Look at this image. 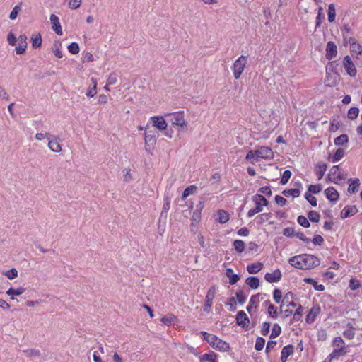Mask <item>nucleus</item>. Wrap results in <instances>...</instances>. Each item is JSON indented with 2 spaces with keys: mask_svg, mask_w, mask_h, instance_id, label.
<instances>
[{
  "mask_svg": "<svg viewBox=\"0 0 362 362\" xmlns=\"http://www.w3.org/2000/svg\"><path fill=\"white\" fill-rule=\"evenodd\" d=\"M288 262L295 268L310 269L318 266L320 264V259L313 255L303 254L291 257Z\"/></svg>",
  "mask_w": 362,
  "mask_h": 362,
  "instance_id": "nucleus-1",
  "label": "nucleus"
},
{
  "mask_svg": "<svg viewBox=\"0 0 362 362\" xmlns=\"http://www.w3.org/2000/svg\"><path fill=\"white\" fill-rule=\"evenodd\" d=\"M201 334L203 335L204 339L207 341L214 349L221 352H226L230 349L229 344L221 339L217 336L204 331L201 332Z\"/></svg>",
  "mask_w": 362,
  "mask_h": 362,
  "instance_id": "nucleus-2",
  "label": "nucleus"
},
{
  "mask_svg": "<svg viewBox=\"0 0 362 362\" xmlns=\"http://www.w3.org/2000/svg\"><path fill=\"white\" fill-rule=\"evenodd\" d=\"M333 351L329 355V360L340 357L346 354L347 351L345 348V343L341 337H336L332 341Z\"/></svg>",
  "mask_w": 362,
  "mask_h": 362,
  "instance_id": "nucleus-3",
  "label": "nucleus"
},
{
  "mask_svg": "<svg viewBox=\"0 0 362 362\" xmlns=\"http://www.w3.org/2000/svg\"><path fill=\"white\" fill-rule=\"evenodd\" d=\"M247 64V57L241 55L235 60L231 69L233 71V76L235 79H239L242 76L246 65Z\"/></svg>",
  "mask_w": 362,
  "mask_h": 362,
  "instance_id": "nucleus-4",
  "label": "nucleus"
},
{
  "mask_svg": "<svg viewBox=\"0 0 362 362\" xmlns=\"http://www.w3.org/2000/svg\"><path fill=\"white\" fill-rule=\"evenodd\" d=\"M253 201L255 204V206L250 209L247 212L248 217H252L255 214L262 211L263 206L268 205V202L264 197L260 194H256L253 197Z\"/></svg>",
  "mask_w": 362,
  "mask_h": 362,
  "instance_id": "nucleus-5",
  "label": "nucleus"
},
{
  "mask_svg": "<svg viewBox=\"0 0 362 362\" xmlns=\"http://www.w3.org/2000/svg\"><path fill=\"white\" fill-rule=\"evenodd\" d=\"M159 136V133L155 129H151L150 122L144 127V141L145 148L149 145H154Z\"/></svg>",
  "mask_w": 362,
  "mask_h": 362,
  "instance_id": "nucleus-6",
  "label": "nucleus"
},
{
  "mask_svg": "<svg viewBox=\"0 0 362 362\" xmlns=\"http://www.w3.org/2000/svg\"><path fill=\"white\" fill-rule=\"evenodd\" d=\"M171 117V124L173 126H177L180 129H184L187 127V122L185 119V113L183 111H179L170 114Z\"/></svg>",
  "mask_w": 362,
  "mask_h": 362,
  "instance_id": "nucleus-7",
  "label": "nucleus"
},
{
  "mask_svg": "<svg viewBox=\"0 0 362 362\" xmlns=\"http://www.w3.org/2000/svg\"><path fill=\"white\" fill-rule=\"evenodd\" d=\"M152 127L156 128L158 131H165L167 129L168 124L162 116H153L150 117L149 122Z\"/></svg>",
  "mask_w": 362,
  "mask_h": 362,
  "instance_id": "nucleus-8",
  "label": "nucleus"
},
{
  "mask_svg": "<svg viewBox=\"0 0 362 362\" xmlns=\"http://www.w3.org/2000/svg\"><path fill=\"white\" fill-rule=\"evenodd\" d=\"M216 293V287L212 286L207 291V293L205 297V303L204 306V311L206 313H209L211 310V307L213 305L214 298L215 297Z\"/></svg>",
  "mask_w": 362,
  "mask_h": 362,
  "instance_id": "nucleus-9",
  "label": "nucleus"
},
{
  "mask_svg": "<svg viewBox=\"0 0 362 362\" xmlns=\"http://www.w3.org/2000/svg\"><path fill=\"white\" fill-rule=\"evenodd\" d=\"M255 150L257 157L259 159L270 160L274 158V152L269 147L259 146Z\"/></svg>",
  "mask_w": 362,
  "mask_h": 362,
  "instance_id": "nucleus-10",
  "label": "nucleus"
},
{
  "mask_svg": "<svg viewBox=\"0 0 362 362\" xmlns=\"http://www.w3.org/2000/svg\"><path fill=\"white\" fill-rule=\"evenodd\" d=\"M343 65L346 72L351 77H354L356 75V69L354 64L353 63L349 56H346L343 60Z\"/></svg>",
  "mask_w": 362,
  "mask_h": 362,
  "instance_id": "nucleus-11",
  "label": "nucleus"
},
{
  "mask_svg": "<svg viewBox=\"0 0 362 362\" xmlns=\"http://www.w3.org/2000/svg\"><path fill=\"white\" fill-rule=\"evenodd\" d=\"M327 178L330 182H334L335 184L339 183L342 180V175L339 170L338 165H334L329 170V174L327 175Z\"/></svg>",
  "mask_w": 362,
  "mask_h": 362,
  "instance_id": "nucleus-12",
  "label": "nucleus"
},
{
  "mask_svg": "<svg viewBox=\"0 0 362 362\" xmlns=\"http://www.w3.org/2000/svg\"><path fill=\"white\" fill-rule=\"evenodd\" d=\"M204 207V202L202 201H199L196 206V209L194 211L191 221L192 225H195L199 223L201 220L202 211Z\"/></svg>",
  "mask_w": 362,
  "mask_h": 362,
  "instance_id": "nucleus-13",
  "label": "nucleus"
},
{
  "mask_svg": "<svg viewBox=\"0 0 362 362\" xmlns=\"http://www.w3.org/2000/svg\"><path fill=\"white\" fill-rule=\"evenodd\" d=\"M295 186H296V188L284 189L282 194L286 197H298L300 194L301 189L303 188L302 184L300 182H295Z\"/></svg>",
  "mask_w": 362,
  "mask_h": 362,
  "instance_id": "nucleus-14",
  "label": "nucleus"
},
{
  "mask_svg": "<svg viewBox=\"0 0 362 362\" xmlns=\"http://www.w3.org/2000/svg\"><path fill=\"white\" fill-rule=\"evenodd\" d=\"M337 54V47L332 41H329L326 45V59L330 60L334 58Z\"/></svg>",
  "mask_w": 362,
  "mask_h": 362,
  "instance_id": "nucleus-15",
  "label": "nucleus"
},
{
  "mask_svg": "<svg viewBox=\"0 0 362 362\" xmlns=\"http://www.w3.org/2000/svg\"><path fill=\"white\" fill-rule=\"evenodd\" d=\"M48 141V147L54 153H59L62 151V146L57 136L52 134Z\"/></svg>",
  "mask_w": 362,
  "mask_h": 362,
  "instance_id": "nucleus-16",
  "label": "nucleus"
},
{
  "mask_svg": "<svg viewBox=\"0 0 362 362\" xmlns=\"http://www.w3.org/2000/svg\"><path fill=\"white\" fill-rule=\"evenodd\" d=\"M50 22L52 24V30L58 35H62L63 34L62 28L59 20V18L54 15L52 14L50 16Z\"/></svg>",
  "mask_w": 362,
  "mask_h": 362,
  "instance_id": "nucleus-17",
  "label": "nucleus"
},
{
  "mask_svg": "<svg viewBox=\"0 0 362 362\" xmlns=\"http://www.w3.org/2000/svg\"><path fill=\"white\" fill-rule=\"evenodd\" d=\"M350 44V51L353 54H356L358 57L362 58V46L356 42L355 39L350 38L349 40Z\"/></svg>",
  "mask_w": 362,
  "mask_h": 362,
  "instance_id": "nucleus-18",
  "label": "nucleus"
},
{
  "mask_svg": "<svg viewBox=\"0 0 362 362\" xmlns=\"http://www.w3.org/2000/svg\"><path fill=\"white\" fill-rule=\"evenodd\" d=\"M325 194L327 199L332 202L336 203L339 199V193L333 187L327 188L325 190Z\"/></svg>",
  "mask_w": 362,
  "mask_h": 362,
  "instance_id": "nucleus-19",
  "label": "nucleus"
},
{
  "mask_svg": "<svg viewBox=\"0 0 362 362\" xmlns=\"http://www.w3.org/2000/svg\"><path fill=\"white\" fill-rule=\"evenodd\" d=\"M293 294L291 292L286 293L282 299V303L280 305V310L282 312L283 305H286L287 307H296V303L293 301Z\"/></svg>",
  "mask_w": 362,
  "mask_h": 362,
  "instance_id": "nucleus-20",
  "label": "nucleus"
},
{
  "mask_svg": "<svg viewBox=\"0 0 362 362\" xmlns=\"http://www.w3.org/2000/svg\"><path fill=\"white\" fill-rule=\"evenodd\" d=\"M281 272L279 269H276L272 273H267L264 276L265 280L269 283H275L280 281Z\"/></svg>",
  "mask_w": 362,
  "mask_h": 362,
  "instance_id": "nucleus-21",
  "label": "nucleus"
},
{
  "mask_svg": "<svg viewBox=\"0 0 362 362\" xmlns=\"http://www.w3.org/2000/svg\"><path fill=\"white\" fill-rule=\"evenodd\" d=\"M358 212V209L356 206H346L341 211V217L346 218L352 216Z\"/></svg>",
  "mask_w": 362,
  "mask_h": 362,
  "instance_id": "nucleus-22",
  "label": "nucleus"
},
{
  "mask_svg": "<svg viewBox=\"0 0 362 362\" xmlns=\"http://www.w3.org/2000/svg\"><path fill=\"white\" fill-rule=\"evenodd\" d=\"M236 322L238 325L244 327L248 325L250 320L247 314L244 311L241 310L239 311L237 314Z\"/></svg>",
  "mask_w": 362,
  "mask_h": 362,
  "instance_id": "nucleus-23",
  "label": "nucleus"
},
{
  "mask_svg": "<svg viewBox=\"0 0 362 362\" xmlns=\"http://www.w3.org/2000/svg\"><path fill=\"white\" fill-rule=\"evenodd\" d=\"M160 321L165 325L169 327L173 325H175L177 322V317L172 313H168L163 316L160 319Z\"/></svg>",
  "mask_w": 362,
  "mask_h": 362,
  "instance_id": "nucleus-24",
  "label": "nucleus"
},
{
  "mask_svg": "<svg viewBox=\"0 0 362 362\" xmlns=\"http://www.w3.org/2000/svg\"><path fill=\"white\" fill-rule=\"evenodd\" d=\"M320 312V307H313L306 316V322L309 324L313 323L315 320L316 317L319 315Z\"/></svg>",
  "mask_w": 362,
  "mask_h": 362,
  "instance_id": "nucleus-25",
  "label": "nucleus"
},
{
  "mask_svg": "<svg viewBox=\"0 0 362 362\" xmlns=\"http://www.w3.org/2000/svg\"><path fill=\"white\" fill-rule=\"evenodd\" d=\"M217 358V354L215 352L210 351L201 356L199 359L200 362H218Z\"/></svg>",
  "mask_w": 362,
  "mask_h": 362,
  "instance_id": "nucleus-26",
  "label": "nucleus"
},
{
  "mask_svg": "<svg viewBox=\"0 0 362 362\" xmlns=\"http://www.w3.org/2000/svg\"><path fill=\"white\" fill-rule=\"evenodd\" d=\"M293 346L292 345H287L281 350V362H286L287 358L293 353Z\"/></svg>",
  "mask_w": 362,
  "mask_h": 362,
  "instance_id": "nucleus-27",
  "label": "nucleus"
},
{
  "mask_svg": "<svg viewBox=\"0 0 362 362\" xmlns=\"http://www.w3.org/2000/svg\"><path fill=\"white\" fill-rule=\"evenodd\" d=\"M264 305H267V314L268 315L273 318L276 319L278 317L279 311L278 308L275 307L273 304L270 303L269 300H266L264 303Z\"/></svg>",
  "mask_w": 362,
  "mask_h": 362,
  "instance_id": "nucleus-28",
  "label": "nucleus"
},
{
  "mask_svg": "<svg viewBox=\"0 0 362 362\" xmlns=\"http://www.w3.org/2000/svg\"><path fill=\"white\" fill-rule=\"evenodd\" d=\"M263 268V264L261 262H255L247 266L248 273L254 274L258 273Z\"/></svg>",
  "mask_w": 362,
  "mask_h": 362,
  "instance_id": "nucleus-29",
  "label": "nucleus"
},
{
  "mask_svg": "<svg viewBox=\"0 0 362 362\" xmlns=\"http://www.w3.org/2000/svg\"><path fill=\"white\" fill-rule=\"evenodd\" d=\"M226 275L229 279V284L230 285L236 284L240 279V276L238 274H233V271L230 268L226 269Z\"/></svg>",
  "mask_w": 362,
  "mask_h": 362,
  "instance_id": "nucleus-30",
  "label": "nucleus"
},
{
  "mask_svg": "<svg viewBox=\"0 0 362 362\" xmlns=\"http://www.w3.org/2000/svg\"><path fill=\"white\" fill-rule=\"evenodd\" d=\"M90 81L92 82L93 86L87 89L86 95L88 98H93L97 94V81L94 78H91Z\"/></svg>",
  "mask_w": 362,
  "mask_h": 362,
  "instance_id": "nucleus-31",
  "label": "nucleus"
},
{
  "mask_svg": "<svg viewBox=\"0 0 362 362\" xmlns=\"http://www.w3.org/2000/svg\"><path fill=\"white\" fill-rule=\"evenodd\" d=\"M216 219L221 223H225L229 220V214L225 210H218Z\"/></svg>",
  "mask_w": 362,
  "mask_h": 362,
  "instance_id": "nucleus-32",
  "label": "nucleus"
},
{
  "mask_svg": "<svg viewBox=\"0 0 362 362\" xmlns=\"http://www.w3.org/2000/svg\"><path fill=\"white\" fill-rule=\"evenodd\" d=\"M259 301V297L258 295H253L251 296L249 302V305L247 307V310L250 313L252 308H256Z\"/></svg>",
  "mask_w": 362,
  "mask_h": 362,
  "instance_id": "nucleus-33",
  "label": "nucleus"
},
{
  "mask_svg": "<svg viewBox=\"0 0 362 362\" xmlns=\"http://www.w3.org/2000/svg\"><path fill=\"white\" fill-rule=\"evenodd\" d=\"M245 283L251 288L256 289L259 286V279L257 277H255V276H250V277H248L246 279Z\"/></svg>",
  "mask_w": 362,
  "mask_h": 362,
  "instance_id": "nucleus-34",
  "label": "nucleus"
},
{
  "mask_svg": "<svg viewBox=\"0 0 362 362\" xmlns=\"http://www.w3.org/2000/svg\"><path fill=\"white\" fill-rule=\"evenodd\" d=\"M327 169V166L325 164H318L315 168V174L317 177V180H320L324 176L325 173Z\"/></svg>",
  "mask_w": 362,
  "mask_h": 362,
  "instance_id": "nucleus-35",
  "label": "nucleus"
},
{
  "mask_svg": "<svg viewBox=\"0 0 362 362\" xmlns=\"http://www.w3.org/2000/svg\"><path fill=\"white\" fill-rule=\"evenodd\" d=\"M304 281L308 283V284H310L311 285H313V286L314 287V288L316 290V291H325V286L322 285V284H318V283L313 279H311V278H305L304 279Z\"/></svg>",
  "mask_w": 362,
  "mask_h": 362,
  "instance_id": "nucleus-36",
  "label": "nucleus"
},
{
  "mask_svg": "<svg viewBox=\"0 0 362 362\" xmlns=\"http://www.w3.org/2000/svg\"><path fill=\"white\" fill-rule=\"evenodd\" d=\"M32 46L33 48L40 47L42 45V37L40 33H34L31 36Z\"/></svg>",
  "mask_w": 362,
  "mask_h": 362,
  "instance_id": "nucleus-37",
  "label": "nucleus"
},
{
  "mask_svg": "<svg viewBox=\"0 0 362 362\" xmlns=\"http://www.w3.org/2000/svg\"><path fill=\"white\" fill-rule=\"evenodd\" d=\"M349 188H348V192L349 193H354L358 189V187L360 185L359 180L357 178L354 179V180L350 179L349 180Z\"/></svg>",
  "mask_w": 362,
  "mask_h": 362,
  "instance_id": "nucleus-38",
  "label": "nucleus"
},
{
  "mask_svg": "<svg viewBox=\"0 0 362 362\" xmlns=\"http://www.w3.org/2000/svg\"><path fill=\"white\" fill-rule=\"evenodd\" d=\"M25 289L23 287H18L14 288L11 287L7 291L6 294L8 296H20L25 292Z\"/></svg>",
  "mask_w": 362,
  "mask_h": 362,
  "instance_id": "nucleus-39",
  "label": "nucleus"
},
{
  "mask_svg": "<svg viewBox=\"0 0 362 362\" xmlns=\"http://www.w3.org/2000/svg\"><path fill=\"white\" fill-rule=\"evenodd\" d=\"M197 187L195 185H190L187 187L183 192L182 199H185L190 195L195 194L197 191Z\"/></svg>",
  "mask_w": 362,
  "mask_h": 362,
  "instance_id": "nucleus-40",
  "label": "nucleus"
},
{
  "mask_svg": "<svg viewBox=\"0 0 362 362\" xmlns=\"http://www.w3.org/2000/svg\"><path fill=\"white\" fill-rule=\"evenodd\" d=\"M345 152L342 148H338L333 156L331 158V161L332 163H336L340 160L344 156Z\"/></svg>",
  "mask_w": 362,
  "mask_h": 362,
  "instance_id": "nucleus-41",
  "label": "nucleus"
},
{
  "mask_svg": "<svg viewBox=\"0 0 362 362\" xmlns=\"http://www.w3.org/2000/svg\"><path fill=\"white\" fill-rule=\"evenodd\" d=\"M327 16H328V21L329 22H334L335 20V16H336V11H335V6L334 4H331L328 6V11H327Z\"/></svg>",
  "mask_w": 362,
  "mask_h": 362,
  "instance_id": "nucleus-42",
  "label": "nucleus"
},
{
  "mask_svg": "<svg viewBox=\"0 0 362 362\" xmlns=\"http://www.w3.org/2000/svg\"><path fill=\"white\" fill-rule=\"evenodd\" d=\"M349 138L346 134H341L334 139V144L337 146H343L348 143Z\"/></svg>",
  "mask_w": 362,
  "mask_h": 362,
  "instance_id": "nucleus-43",
  "label": "nucleus"
},
{
  "mask_svg": "<svg viewBox=\"0 0 362 362\" xmlns=\"http://www.w3.org/2000/svg\"><path fill=\"white\" fill-rule=\"evenodd\" d=\"M235 250L238 252L241 253L245 250V243L241 240H235L233 243Z\"/></svg>",
  "mask_w": 362,
  "mask_h": 362,
  "instance_id": "nucleus-44",
  "label": "nucleus"
},
{
  "mask_svg": "<svg viewBox=\"0 0 362 362\" xmlns=\"http://www.w3.org/2000/svg\"><path fill=\"white\" fill-rule=\"evenodd\" d=\"M117 74L115 72H112L108 76L106 83H107V86H112L117 82Z\"/></svg>",
  "mask_w": 362,
  "mask_h": 362,
  "instance_id": "nucleus-45",
  "label": "nucleus"
},
{
  "mask_svg": "<svg viewBox=\"0 0 362 362\" xmlns=\"http://www.w3.org/2000/svg\"><path fill=\"white\" fill-rule=\"evenodd\" d=\"M257 158H258V157L257 155L256 150L249 151L245 156V159L252 163H254L255 160Z\"/></svg>",
  "mask_w": 362,
  "mask_h": 362,
  "instance_id": "nucleus-46",
  "label": "nucleus"
},
{
  "mask_svg": "<svg viewBox=\"0 0 362 362\" xmlns=\"http://www.w3.org/2000/svg\"><path fill=\"white\" fill-rule=\"evenodd\" d=\"M343 335L348 339H352L355 336V331L352 326H350L348 329L344 331Z\"/></svg>",
  "mask_w": 362,
  "mask_h": 362,
  "instance_id": "nucleus-47",
  "label": "nucleus"
},
{
  "mask_svg": "<svg viewBox=\"0 0 362 362\" xmlns=\"http://www.w3.org/2000/svg\"><path fill=\"white\" fill-rule=\"evenodd\" d=\"M281 332V328L278 324H274L273 325L272 333L270 334V338H276L280 335Z\"/></svg>",
  "mask_w": 362,
  "mask_h": 362,
  "instance_id": "nucleus-48",
  "label": "nucleus"
},
{
  "mask_svg": "<svg viewBox=\"0 0 362 362\" xmlns=\"http://www.w3.org/2000/svg\"><path fill=\"white\" fill-rule=\"evenodd\" d=\"M359 113V110L357 107H351L347 113V116L350 119H355Z\"/></svg>",
  "mask_w": 362,
  "mask_h": 362,
  "instance_id": "nucleus-49",
  "label": "nucleus"
},
{
  "mask_svg": "<svg viewBox=\"0 0 362 362\" xmlns=\"http://www.w3.org/2000/svg\"><path fill=\"white\" fill-rule=\"evenodd\" d=\"M322 190V186L320 184L317 185H310L308 187V190L307 192H309V194H317Z\"/></svg>",
  "mask_w": 362,
  "mask_h": 362,
  "instance_id": "nucleus-50",
  "label": "nucleus"
},
{
  "mask_svg": "<svg viewBox=\"0 0 362 362\" xmlns=\"http://www.w3.org/2000/svg\"><path fill=\"white\" fill-rule=\"evenodd\" d=\"M265 344V339L263 337H257L256 339L255 348L257 351H261L263 349Z\"/></svg>",
  "mask_w": 362,
  "mask_h": 362,
  "instance_id": "nucleus-51",
  "label": "nucleus"
},
{
  "mask_svg": "<svg viewBox=\"0 0 362 362\" xmlns=\"http://www.w3.org/2000/svg\"><path fill=\"white\" fill-rule=\"evenodd\" d=\"M4 274L8 279H14L18 276V271L16 269L13 268L10 270H8L4 273Z\"/></svg>",
  "mask_w": 362,
  "mask_h": 362,
  "instance_id": "nucleus-52",
  "label": "nucleus"
},
{
  "mask_svg": "<svg viewBox=\"0 0 362 362\" xmlns=\"http://www.w3.org/2000/svg\"><path fill=\"white\" fill-rule=\"evenodd\" d=\"M291 177V172L288 170L284 171L280 183L281 185H286Z\"/></svg>",
  "mask_w": 362,
  "mask_h": 362,
  "instance_id": "nucleus-53",
  "label": "nucleus"
},
{
  "mask_svg": "<svg viewBox=\"0 0 362 362\" xmlns=\"http://www.w3.org/2000/svg\"><path fill=\"white\" fill-rule=\"evenodd\" d=\"M349 286L351 290L356 291L361 286V283L358 279L352 278L349 281Z\"/></svg>",
  "mask_w": 362,
  "mask_h": 362,
  "instance_id": "nucleus-54",
  "label": "nucleus"
},
{
  "mask_svg": "<svg viewBox=\"0 0 362 362\" xmlns=\"http://www.w3.org/2000/svg\"><path fill=\"white\" fill-rule=\"evenodd\" d=\"M320 214L315 211H310L308 213V218L310 221L317 223L320 221Z\"/></svg>",
  "mask_w": 362,
  "mask_h": 362,
  "instance_id": "nucleus-55",
  "label": "nucleus"
},
{
  "mask_svg": "<svg viewBox=\"0 0 362 362\" xmlns=\"http://www.w3.org/2000/svg\"><path fill=\"white\" fill-rule=\"evenodd\" d=\"M298 223L304 228H308L310 223L308 218L304 216H299L297 219Z\"/></svg>",
  "mask_w": 362,
  "mask_h": 362,
  "instance_id": "nucleus-56",
  "label": "nucleus"
},
{
  "mask_svg": "<svg viewBox=\"0 0 362 362\" xmlns=\"http://www.w3.org/2000/svg\"><path fill=\"white\" fill-rule=\"evenodd\" d=\"M21 6L20 5H16L13 8V10L11 11V12L10 13V15H9V18L11 20H15L19 12L21 11Z\"/></svg>",
  "mask_w": 362,
  "mask_h": 362,
  "instance_id": "nucleus-57",
  "label": "nucleus"
},
{
  "mask_svg": "<svg viewBox=\"0 0 362 362\" xmlns=\"http://www.w3.org/2000/svg\"><path fill=\"white\" fill-rule=\"evenodd\" d=\"M68 50L73 54H76L79 52V46L76 42H72L68 46Z\"/></svg>",
  "mask_w": 362,
  "mask_h": 362,
  "instance_id": "nucleus-58",
  "label": "nucleus"
},
{
  "mask_svg": "<svg viewBox=\"0 0 362 362\" xmlns=\"http://www.w3.org/2000/svg\"><path fill=\"white\" fill-rule=\"evenodd\" d=\"M273 298L276 303H279L282 300V293L279 289H274L273 291Z\"/></svg>",
  "mask_w": 362,
  "mask_h": 362,
  "instance_id": "nucleus-59",
  "label": "nucleus"
},
{
  "mask_svg": "<svg viewBox=\"0 0 362 362\" xmlns=\"http://www.w3.org/2000/svg\"><path fill=\"white\" fill-rule=\"evenodd\" d=\"M82 0H69L68 6L72 10H76L81 6Z\"/></svg>",
  "mask_w": 362,
  "mask_h": 362,
  "instance_id": "nucleus-60",
  "label": "nucleus"
},
{
  "mask_svg": "<svg viewBox=\"0 0 362 362\" xmlns=\"http://www.w3.org/2000/svg\"><path fill=\"white\" fill-rule=\"evenodd\" d=\"M305 198L313 206H317L316 198L313 197L312 194H309V192H305Z\"/></svg>",
  "mask_w": 362,
  "mask_h": 362,
  "instance_id": "nucleus-61",
  "label": "nucleus"
},
{
  "mask_svg": "<svg viewBox=\"0 0 362 362\" xmlns=\"http://www.w3.org/2000/svg\"><path fill=\"white\" fill-rule=\"evenodd\" d=\"M271 216L269 213H264L257 217L258 223H263L270 218Z\"/></svg>",
  "mask_w": 362,
  "mask_h": 362,
  "instance_id": "nucleus-62",
  "label": "nucleus"
},
{
  "mask_svg": "<svg viewBox=\"0 0 362 362\" xmlns=\"http://www.w3.org/2000/svg\"><path fill=\"white\" fill-rule=\"evenodd\" d=\"M237 300L240 304H243L247 298V296L245 295L243 291H239L236 293Z\"/></svg>",
  "mask_w": 362,
  "mask_h": 362,
  "instance_id": "nucleus-63",
  "label": "nucleus"
},
{
  "mask_svg": "<svg viewBox=\"0 0 362 362\" xmlns=\"http://www.w3.org/2000/svg\"><path fill=\"white\" fill-rule=\"evenodd\" d=\"M7 41H8V43L11 46H14L16 44L17 39H16L15 35L12 32H10L8 34Z\"/></svg>",
  "mask_w": 362,
  "mask_h": 362,
  "instance_id": "nucleus-64",
  "label": "nucleus"
}]
</instances>
